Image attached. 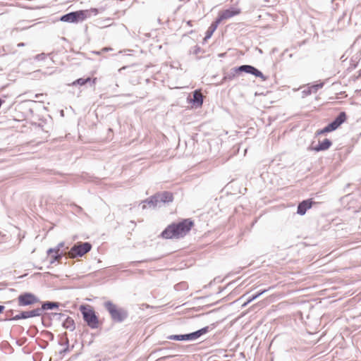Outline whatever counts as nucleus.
Listing matches in <instances>:
<instances>
[{"label": "nucleus", "mask_w": 361, "mask_h": 361, "mask_svg": "<svg viewBox=\"0 0 361 361\" xmlns=\"http://www.w3.org/2000/svg\"><path fill=\"white\" fill-rule=\"evenodd\" d=\"M195 224L190 219H185L180 222L169 225L161 235L165 239H178L185 236L194 226Z\"/></svg>", "instance_id": "nucleus-1"}, {"label": "nucleus", "mask_w": 361, "mask_h": 361, "mask_svg": "<svg viewBox=\"0 0 361 361\" xmlns=\"http://www.w3.org/2000/svg\"><path fill=\"white\" fill-rule=\"evenodd\" d=\"M80 311L82 314L84 320L92 329H96L99 326V322L94 310L90 305H81Z\"/></svg>", "instance_id": "nucleus-2"}, {"label": "nucleus", "mask_w": 361, "mask_h": 361, "mask_svg": "<svg viewBox=\"0 0 361 361\" xmlns=\"http://www.w3.org/2000/svg\"><path fill=\"white\" fill-rule=\"evenodd\" d=\"M92 245L90 243L79 242L74 245L73 247L65 254L71 259H74L78 257H82L86 253L90 251Z\"/></svg>", "instance_id": "nucleus-3"}, {"label": "nucleus", "mask_w": 361, "mask_h": 361, "mask_svg": "<svg viewBox=\"0 0 361 361\" xmlns=\"http://www.w3.org/2000/svg\"><path fill=\"white\" fill-rule=\"evenodd\" d=\"M104 305L113 320L117 322H123L127 317V313L126 311L118 308L117 306L111 302L108 301L105 302Z\"/></svg>", "instance_id": "nucleus-4"}, {"label": "nucleus", "mask_w": 361, "mask_h": 361, "mask_svg": "<svg viewBox=\"0 0 361 361\" xmlns=\"http://www.w3.org/2000/svg\"><path fill=\"white\" fill-rule=\"evenodd\" d=\"M346 120V114L345 112L339 114L338 117L330 124L322 129L317 130L315 133L316 135H321L336 130Z\"/></svg>", "instance_id": "nucleus-5"}, {"label": "nucleus", "mask_w": 361, "mask_h": 361, "mask_svg": "<svg viewBox=\"0 0 361 361\" xmlns=\"http://www.w3.org/2000/svg\"><path fill=\"white\" fill-rule=\"evenodd\" d=\"M173 200V195L172 192L164 191L161 193H157L154 196L151 197L149 202L152 203L154 205L157 204L158 202H161L164 203L171 202Z\"/></svg>", "instance_id": "nucleus-6"}, {"label": "nucleus", "mask_w": 361, "mask_h": 361, "mask_svg": "<svg viewBox=\"0 0 361 361\" xmlns=\"http://www.w3.org/2000/svg\"><path fill=\"white\" fill-rule=\"evenodd\" d=\"M86 11H78L75 12H71L68 14L63 16L61 18V20L63 22L75 23L78 20H83L87 18Z\"/></svg>", "instance_id": "nucleus-7"}, {"label": "nucleus", "mask_w": 361, "mask_h": 361, "mask_svg": "<svg viewBox=\"0 0 361 361\" xmlns=\"http://www.w3.org/2000/svg\"><path fill=\"white\" fill-rule=\"evenodd\" d=\"M37 296L31 293H24L18 297V303L19 306H26L33 305L38 302Z\"/></svg>", "instance_id": "nucleus-8"}, {"label": "nucleus", "mask_w": 361, "mask_h": 361, "mask_svg": "<svg viewBox=\"0 0 361 361\" xmlns=\"http://www.w3.org/2000/svg\"><path fill=\"white\" fill-rule=\"evenodd\" d=\"M64 246L63 243H59L56 247L51 248L48 250V255L50 258V263L54 264L55 262L59 263L61 262V259L63 255H66L65 252H61V248Z\"/></svg>", "instance_id": "nucleus-9"}, {"label": "nucleus", "mask_w": 361, "mask_h": 361, "mask_svg": "<svg viewBox=\"0 0 361 361\" xmlns=\"http://www.w3.org/2000/svg\"><path fill=\"white\" fill-rule=\"evenodd\" d=\"M207 332V329L204 328L200 330H198L195 332L185 334V335H173L169 336V338L171 340L176 341H183V340H194L200 337L201 335Z\"/></svg>", "instance_id": "nucleus-10"}, {"label": "nucleus", "mask_w": 361, "mask_h": 361, "mask_svg": "<svg viewBox=\"0 0 361 361\" xmlns=\"http://www.w3.org/2000/svg\"><path fill=\"white\" fill-rule=\"evenodd\" d=\"M240 13V10L238 8H229L224 10L219 13L218 17L215 20L220 24L222 21L237 16Z\"/></svg>", "instance_id": "nucleus-11"}, {"label": "nucleus", "mask_w": 361, "mask_h": 361, "mask_svg": "<svg viewBox=\"0 0 361 361\" xmlns=\"http://www.w3.org/2000/svg\"><path fill=\"white\" fill-rule=\"evenodd\" d=\"M236 71H240V72L243 71V72H245L247 73L252 74L256 77L262 78L263 80H264L266 79L265 77L264 76L263 73L261 71H259V70H257V68H255V67H253L252 66L243 65V66H240L239 68H238Z\"/></svg>", "instance_id": "nucleus-12"}, {"label": "nucleus", "mask_w": 361, "mask_h": 361, "mask_svg": "<svg viewBox=\"0 0 361 361\" xmlns=\"http://www.w3.org/2000/svg\"><path fill=\"white\" fill-rule=\"evenodd\" d=\"M192 99L190 100V102L195 107L200 108L203 104V95L200 90H196L192 93Z\"/></svg>", "instance_id": "nucleus-13"}, {"label": "nucleus", "mask_w": 361, "mask_h": 361, "mask_svg": "<svg viewBox=\"0 0 361 361\" xmlns=\"http://www.w3.org/2000/svg\"><path fill=\"white\" fill-rule=\"evenodd\" d=\"M313 204H314V202L311 200H303L298 207V214L304 215L307 210L312 207Z\"/></svg>", "instance_id": "nucleus-14"}, {"label": "nucleus", "mask_w": 361, "mask_h": 361, "mask_svg": "<svg viewBox=\"0 0 361 361\" xmlns=\"http://www.w3.org/2000/svg\"><path fill=\"white\" fill-rule=\"evenodd\" d=\"M331 141L326 138L322 142H319L318 145L312 147V149L315 152L324 151L328 149L331 146Z\"/></svg>", "instance_id": "nucleus-15"}, {"label": "nucleus", "mask_w": 361, "mask_h": 361, "mask_svg": "<svg viewBox=\"0 0 361 361\" xmlns=\"http://www.w3.org/2000/svg\"><path fill=\"white\" fill-rule=\"evenodd\" d=\"M219 25V23L218 22H216V20L214 21L210 25V26L208 27V29H207V30L206 32L204 39H209V38H210L212 37L213 33L217 29Z\"/></svg>", "instance_id": "nucleus-16"}, {"label": "nucleus", "mask_w": 361, "mask_h": 361, "mask_svg": "<svg viewBox=\"0 0 361 361\" xmlns=\"http://www.w3.org/2000/svg\"><path fill=\"white\" fill-rule=\"evenodd\" d=\"M40 314L39 310H32L31 311L22 312L20 313L22 319H27L30 317H34Z\"/></svg>", "instance_id": "nucleus-17"}, {"label": "nucleus", "mask_w": 361, "mask_h": 361, "mask_svg": "<svg viewBox=\"0 0 361 361\" xmlns=\"http://www.w3.org/2000/svg\"><path fill=\"white\" fill-rule=\"evenodd\" d=\"M90 80V78H88L87 79L79 78V79L76 80L75 81H74L73 82V85L78 84L80 85H83L86 84L87 82H89Z\"/></svg>", "instance_id": "nucleus-18"}, {"label": "nucleus", "mask_w": 361, "mask_h": 361, "mask_svg": "<svg viewBox=\"0 0 361 361\" xmlns=\"http://www.w3.org/2000/svg\"><path fill=\"white\" fill-rule=\"evenodd\" d=\"M323 85L322 84H319V85H312L311 86L310 88H309V90H308V94H310L311 92H315L317 91V90L319 88H321L322 87Z\"/></svg>", "instance_id": "nucleus-19"}, {"label": "nucleus", "mask_w": 361, "mask_h": 361, "mask_svg": "<svg viewBox=\"0 0 361 361\" xmlns=\"http://www.w3.org/2000/svg\"><path fill=\"white\" fill-rule=\"evenodd\" d=\"M266 290H263L257 294H256L255 295H253L252 298H250L243 306H245L247 305L248 303H250V302H252V300H254L255 299L257 298L260 295H262V293H264Z\"/></svg>", "instance_id": "nucleus-20"}, {"label": "nucleus", "mask_w": 361, "mask_h": 361, "mask_svg": "<svg viewBox=\"0 0 361 361\" xmlns=\"http://www.w3.org/2000/svg\"><path fill=\"white\" fill-rule=\"evenodd\" d=\"M56 305L51 302H47L42 305L43 309H52L54 307H56Z\"/></svg>", "instance_id": "nucleus-21"}, {"label": "nucleus", "mask_w": 361, "mask_h": 361, "mask_svg": "<svg viewBox=\"0 0 361 361\" xmlns=\"http://www.w3.org/2000/svg\"><path fill=\"white\" fill-rule=\"evenodd\" d=\"M112 49L110 48V47H104L103 48L101 51H95L94 54H97V55H99L101 54V52H103V51H110Z\"/></svg>", "instance_id": "nucleus-22"}, {"label": "nucleus", "mask_w": 361, "mask_h": 361, "mask_svg": "<svg viewBox=\"0 0 361 361\" xmlns=\"http://www.w3.org/2000/svg\"><path fill=\"white\" fill-rule=\"evenodd\" d=\"M13 319H15V320H18V319H21L22 317H21L20 314H17V315L14 316Z\"/></svg>", "instance_id": "nucleus-23"}, {"label": "nucleus", "mask_w": 361, "mask_h": 361, "mask_svg": "<svg viewBox=\"0 0 361 361\" xmlns=\"http://www.w3.org/2000/svg\"><path fill=\"white\" fill-rule=\"evenodd\" d=\"M91 11L94 13V14L98 13V10L97 8H92Z\"/></svg>", "instance_id": "nucleus-24"}, {"label": "nucleus", "mask_w": 361, "mask_h": 361, "mask_svg": "<svg viewBox=\"0 0 361 361\" xmlns=\"http://www.w3.org/2000/svg\"><path fill=\"white\" fill-rule=\"evenodd\" d=\"M4 310V307L2 305H0V314L3 312Z\"/></svg>", "instance_id": "nucleus-25"}]
</instances>
